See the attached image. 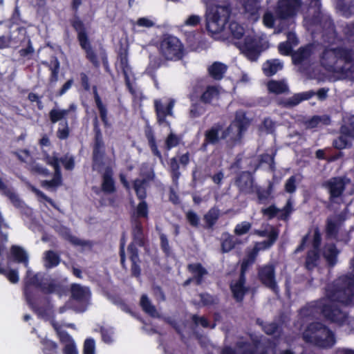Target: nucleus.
I'll use <instances>...</instances> for the list:
<instances>
[{
	"mask_svg": "<svg viewBox=\"0 0 354 354\" xmlns=\"http://www.w3.org/2000/svg\"><path fill=\"white\" fill-rule=\"evenodd\" d=\"M350 273L336 279L326 288V297L332 302L326 304L323 300H317L308 304L300 309V314L304 317H316L322 315L327 320L338 324H343L347 319V314L337 305H350L354 297V256L349 261Z\"/></svg>",
	"mask_w": 354,
	"mask_h": 354,
	"instance_id": "obj_1",
	"label": "nucleus"
},
{
	"mask_svg": "<svg viewBox=\"0 0 354 354\" xmlns=\"http://www.w3.org/2000/svg\"><path fill=\"white\" fill-rule=\"evenodd\" d=\"M319 63L328 72L348 76L354 71V49L345 46L326 47L319 55Z\"/></svg>",
	"mask_w": 354,
	"mask_h": 354,
	"instance_id": "obj_2",
	"label": "nucleus"
},
{
	"mask_svg": "<svg viewBox=\"0 0 354 354\" xmlns=\"http://www.w3.org/2000/svg\"><path fill=\"white\" fill-rule=\"evenodd\" d=\"M33 288L39 289L46 295L58 293L62 290V286L53 279L45 278L41 272L32 274L30 270H27L24 281V294L28 305L36 312H40L36 301L37 297Z\"/></svg>",
	"mask_w": 354,
	"mask_h": 354,
	"instance_id": "obj_3",
	"label": "nucleus"
},
{
	"mask_svg": "<svg viewBox=\"0 0 354 354\" xmlns=\"http://www.w3.org/2000/svg\"><path fill=\"white\" fill-rule=\"evenodd\" d=\"M81 4L82 0H72L71 8L75 15L73 18L70 19L69 22L76 33L77 40L80 48L85 53L86 59L95 68L98 69L100 67V62L97 53L92 46L89 30L77 15Z\"/></svg>",
	"mask_w": 354,
	"mask_h": 354,
	"instance_id": "obj_4",
	"label": "nucleus"
},
{
	"mask_svg": "<svg viewBox=\"0 0 354 354\" xmlns=\"http://www.w3.org/2000/svg\"><path fill=\"white\" fill-rule=\"evenodd\" d=\"M303 339L322 348H330L336 343L334 333L321 322L310 323L303 333Z\"/></svg>",
	"mask_w": 354,
	"mask_h": 354,
	"instance_id": "obj_5",
	"label": "nucleus"
},
{
	"mask_svg": "<svg viewBox=\"0 0 354 354\" xmlns=\"http://www.w3.org/2000/svg\"><path fill=\"white\" fill-rule=\"evenodd\" d=\"M77 104L73 102L68 105L67 109L54 108L49 111L48 117L52 124L60 122L56 133L57 137L59 140H64L68 138L71 131L67 118L75 120L77 119Z\"/></svg>",
	"mask_w": 354,
	"mask_h": 354,
	"instance_id": "obj_6",
	"label": "nucleus"
},
{
	"mask_svg": "<svg viewBox=\"0 0 354 354\" xmlns=\"http://www.w3.org/2000/svg\"><path fill=\"white\" fill-rule=\"evenodd\" d=\"M159 53L167 61H178L184 56V46L176 37L166 34L160 41Z\"/></svg>",
	"mask_w": 354,
	"mask_h": 354,
	"instance_id": "obj_7",
	"label": "nucleus"
},
{
	"mask_svg": "<svg viewBox=\"0 0 354 354\" xmlns=\"http://www.w3.org/2000/svg\"><path fill=\"white\" fill-rule=\"evenodd\" d=\"M93 131L94 133L92 162L93 168L102 167L104 165V158L105 156V144L103 140L102 132L100 129L99 120L97 116L93 120Z\"/></svg>",
	"mask_w": 354,
	"mask_h": 354,
	"instance_id": "obj_8",
	"label": "nucleus"
},
{
	"mask_svg": "<svg viewBox=\"0 0 354 354\" xmlns=\"http://www.w3.org/2000/svg\"><path fill=\"white\" fill-rule=\"evenodd\" d=\"M257 278L261 283L271 290L276 295H279V288L276 280V268L272 263L264 264L257 268Z\"/></svg>",
	"mask_w": 354,
	"mask_h": 354,
	"instance_id": "obj_9",
	"label": "nucleus"
},
{
	"mask_svg": "<svg viewBox=\"0 0 354 354\" xmlns=\"http://www.w3.org/2000/svg\"><path fill=\"white\" fill-rule=\"evenodd\" d=\"M231 12L232 10L229 5L218 6L207 21V29L214 32L223 30L229 22Z\"/></svg>",
	"mask_w": 354,
	"mask_h": 354,
	"instance_id": "obj_10",
	"label": "nucleus"
},
{
	"mask_svg": "<svg viewBox=\"0 0 354 354\" xmlns=\"http://www.w3.org/2000/svg\"><path fill=\"white\" fill-rule=\"evenodd\" d=\"M190 162V153L187 151L184 153L177 151L175 156L171 158L168 161V171L174 183H178L181 176L180 171V166L185 169Z\"/></svg>",
	"mask_w": 354,
	"mask_h": 354,
	"instance_id": "obj_11",
	"label": "nucleus"
},
{
	"mask_svg": "<svg viewBox=\"0 0 354 354\" xmlns=\"http://www.w3.org/2000/svg\"><path fill=\"white\" fill-rule=\"evenodd\" d=\"M302 5L301 0H278L275 14L279 19L295 17Z\"/></svg>",
	"mask_w": 354,
	"mask_h": 354,
	"instance_id": "obj_12",
	"label": "nucleus"
},
{
	"mask_svg": "<svg viewBox=\"0 0 354 354\" xmlns=\"http://www.w3.org/2000/svg\"><path fill=\"white\" fill-rule=\"evenodd\" d=\"M234 185L240 194L245 195L254 194V188L257 186L254 184V178L249 171L239 172L234 178Z\"/></svg>",
	"mask_w": 354,
	"mask_h": 354,
	"instance_id": "obj_13",
	"label": "nucleus"
},
{
	"mask_svg": "<svg viewBox=\"0 0 354 354\" xmlns=\"http://www.w3.org/2000/svg\"><path fill=\"white\" fill-rule=\"evenodd\" d=\"M175 104V101L173 99H169L167 104L165 106L160 100H154V109L156 115L157 123L159 125L165 124L167 127L170 126V122L167 120V116L173 115V109Z\"/></svg>",
	"mask_w": 354,
	"mask_h": 354,
	"instance_id": "obj_14",
	"label": "nucleus"
},
{
	"mask_svg": "<svg viewBox=\"0 0 354 354\" xmlns=\"http://www.w3.org/2000/svg\"><path fill=\"white\" fill-rule=\"evenodd\" d=\"M322 186L328 191L329 201L335 202V198L343 195L346 189V182L344 178L333 177L324 182Z\"/></svg>",
	"mask_w": 354,
	"mask_h": 354,
	"instance_id": "obj_15",
	"label": "nucleus"
},
{
	"mask_svg": "<svg viewBox=\"0 0 354 354\" xmlns=\"http://www.w3.org/2000/svg\"><path fill=\"white\" fill-rule=\"evenodd\" d=\"M250 120L245 114L241 115H236L234 120L230 125L221 132V138L226 139L233 129H236L237 131V137L241 138L243 134L247 131L250 126Z\"/></svg>",
	"mask_w": 354,
	"mask_h": 354,
	"instance_id": "obj_16",
	"label": "nucleus"
},
{
	"mask_svg": "<svg viewBox=\"0 0 354 354\" xmlns=\"http://www.w3.org/2000/svg\"><path fill=\"white\" fill-rule=\"evenodd\" d=\"M237 47L251 61L257 59L259 55V49L257 40L251 36H246L243 43H235Z\"/></svg>",
	"mask_w": 354,
	"mask_h": 354,
	"instance_id": "obj_17",
	"label": "nucleus"
},
{
	"mask_svg": "<svg viewBox=\"0 0 354 354\" xmlns=\"http://www.w3.org/2000/svg\"><path fill=\"white\" fill-rule=\"evenodd\" d=\"M153 171L148 172L143 178H136L133 180V188L138 200L146 199L149 182L154 180Z\"/></svg>",
	"mask_w": 354,
	"mask_h": 354,
	"instance_id": "obj_18",
	"label": "nucleus"
},
{
	"mask_svg": "<svg viewBox=\"0 0 354 354\" xmlns=\"http://www.w3.org/2000/svg\"><path fill=\"white\" fill-rule=\"evenodd\" d=\"M188 98L191 102L189 110V117L190 118H198L206 112L207 104L202 102L198 98V94L197 93L196 90H194L191 92L188 95Z\"/></svg>",
	"mask_w": 354,
	"mask_h": 354,
	"instance_id": "obj_19",
	"label": "nucleus"
},
{
	"mask_svg": "<svg viewBox=\"0 0 354 354\" xmlns=\"http://www.w3.org/2000/svg\"><path fill=\"white\" fill-rule=\"evenodd\" d=\"M344 218L342 214H338L335 219L328 218L326 221L325 234L327 239H335L338 236L340 228Z\"/></svg>",
	"mask_w": 354,
	"mask_h": 354,
	"instance_id": "obj_20",
	"label": "nucleus"
},
{
	"mask_svg": "<svg viewBox=\"0 0 354 354\" xmlns=\"http://www.w3.org/2000/svg\"><path fill=\"white\" fill-rule=\"evenodd\" d=\"M261 345V339L257 337L251 335V342L244 340L243 337L240 338L236 344V349L240 354H256Z\"/></svg>",
	"mask_w": 354,
	"mask_h": 354,
	"instance_id": "obj_21",
	"label": "nucleus"
},
{
	"mask_svg": "<svg viewBox=\"0 0 354 354\" xmlns=\"http://www.w3.org/2000/svg\"><path fill=\"white\" fill-rule=\"evenodd\" d=\"M0 193L6 196L12 204V205L17 208L21 209L24 206V202L20 198L19 195L16 193L14 188L7 185L0 176Z\"/></svg>",
	"mask_w": 354,
	"mask_h": 354,
	"instance_id": "obj_22",
	"label": "nucleus"
},
{
	"mask_svg": "<svg viewBox=\"0 0 354 354\" xmlns=\"http://www.w3.org/2000/svg\"><path fill=\"white\" fill-rule=\"evenodd\" d=\"M120 66L121 68L122 74L124 78L125 85L129 92L134 97H137V91L133 87L129 75V72L131 71V67L129 65L128 55L127 53H121L120 55Z\"/></svg>",
	"mask_w": 354,
	"mask_h": 354,
	"instance_id": "obj_23",
	"label": "nucleus"
},
{
	"mask_svg": "<svg viewBox=\"0 0 354 354\" xmlns=\"http://www.w3.org/2000/svg\"><path fill=\"white\" fill-rule=\"evenodd\" d=\"M127 252L129 260L131 262V274L136 278H140L141 275V268L140 266V259L138 254V248H134L133 245H128Z\"/></svg>",
	"mask_w": 354,
	"mask_h": 354,
	"instance_id": "obj_24",
	"label": "nucleus"
},
{
	"mask_svg": "<svg viewBox=\"0 0 354 354\" xmlns=\"http://www.w3.org/2000/svg\"><path fill=\"white\" fill-rule=\"evenodd\" d=\"M315 93L313 91H307L301 93L295 94L292 97L288 99H281L278 102V105L284 108H291L304 100H308L310 99Z\"/></svg>",
	"mask_w": 354,
	"mask_h": 354,
	"instance_id": "obj_25",
	"label": "nucleus"
},
{
	"mask_svg": "<svg viewBox=\"0 0 354 354\" xmlns=\"http://www.w3.org/2000/svg\"><path fill=\"white\" fill-rule=\"evenodd\" d=\"M92 91L95 106L99 111L100 119L104 127H109L110 123L108 118V109L106 105L103 103L98 93L97 86L94 85L92 88Z\"/></svg>",
	"mask_w": 354,
	"mask_h": 354,
	"instance_id": "obj_26",
	"label": "nucleus"
},
{
	"mask_svg": "<svg viewBox=\"0 0 354 354\" xmlns=\"http://www.w3.org/2000/svg\"><path fill=\"white\" fill-rule=\"evenodd\" d=\"M113 175V170L110 167H107L102 175L101 189L104 194H111L116 192Z\"/></svg>",
	"mask_w": 354,
	"mask_h": 354,
	"instance_id": "obj_27",
	"label": "nucleus"
},
{
	"mask_svg": "<svg viewBox=\"0 0 354 354\" xmlns=\"http://www.w3.org/2000/svg\"><path fill=\"white\" fill-rule=\"evenodd\" d=\"M71 297L78 302H87L91 297V291L88 287L82 286L79 283L71 286Z\"/></svg>",
	"mask_w": 354,
	"mask_h": 354,
	"instance_id": "obj_28",
	"label": "nucleus"
},
{
	"mask_svg": "<svg viewBox=\"0 0 354 354\" xmlns=\"http://www.w3.org/2000/svg\"><path fill=\"white\" fill-rule=\"evenodd\" d=\"M220 97L219 88L215 85H208L203 91L198 98L207 105H212L214 100H218Z\"/></svg>",
	"mask_w": 354,
	"mask_h": 354,
	"instance_id": "obj_29",
	"label": "nucleus"
},
{
	"mask_svg": "<svg viewBox=\"0 0 354 354\" xmlns=\"http://www.w3.org/2000/svg\"><path fill=\"white\" fill-rule=\"evenodd\" d=\"M187 270L192 274L196 286H201L204 281V277L208 274L207 269L201 263L188 264Z\"/></svg>",
	"mask_w": 354,
	"mask_h": 354,
	"instance_id": "obj_30",
	"label": "nucleus"
},
{
	"mask_svg": "<svg viewBox=\"0 0 354 354\" xmlns=\"http://www.w3.org/2000/svg\"><path fill=\"white\" fill-rule=\"evenodd\" d=\"M145 241L142 224L140 221H136L132 227V241L129 245H133L134 248L144 247Z\"/></svg>",
	"mask_w": 354,
	"mask_h": 354,
	"instance_id": "obj_31",
	"label": "nucleus"
},
{
	"mask_svg": "<svg viewBox=\"0 0 354 354\" xmlns=\"http://www.w3.org/2000/svg\"><path fill=\"white\" fill-rule=\"evenodd\" d=\"M228 69L227 66L221 62H214L207 67V73L214 80H221Z\"/></svg>",
	"mask_w": 354,
	"mask_h": 354,
	"instance_id": "obj_32",
	"label": "nucleus"
},
{
	"mask_svg": "<svg viewBox=\"0 0 354 354\" xmlns=\"http://www.w3.org/2000/svg\"><path fill=\"white\" fill-rule=\"evenodd\" d=\"M339 253L340 251L335 243L329 244L326 247L323 257L328 268H333L337 263Z\"/></svg>",
	"mask_w": 354,
	"mask_h": 354,
	"instance_id": "obj_33",
	"label": "nucleus"
},
{
	"mask_svg": "<svg viewBox=\"0 0 354 354\" xmlns=\"http://www.w3.org/2000/svg\"><path fill=\"white\" fill-rule=\"evenodd\" d=\"M225 31L227 35V39L232 41L239 40L242 39L245 35V28L243 26L235 21H230Z\"/></svg>",
	"mask_w": 354,
	"mask_h": 354,
	"instance_id": "obj_34",
	"label": "nucleus"
},
{
	"mask_svg": "<svg viewBox=\"0 0 354 354\" xmlns=\"http://www.w3.org/2000/svg\"><path fill=\"white\" fill-rule=\"evenodd\" d=\"M312 54V45L308 44L305 46H301L292 54V62L295 65L301 64L304 62L308 59L311 57Z\"/></svg>",
	"mask_w": 354,
	"mask_h": 354,
	"instance_id": "obj_35",
	"label": "nucleus"
},
{
	"mask_svg": "<svg viewBox=\"0 0 354 354\" xmlns=\"http://www.w3.org/2000/svg\"><path fill=\"white\" fill-rule=\"evenodd\" d=\"M145 135L148 141V145L153 156L157 157L159 160L162 161V155L160 151L158 149L156 136L151 127L148 126L145 129Z\"/></svg>",
	"mask_w": 354,
	"mask_h": 354,
	"instance_id": "obj_36",
	"label": "nucleus"
},
{
	"mask_svg": "<svg viewBox=\"0 0 354 354\" xmlns=\"http://www.w3.org/2000/svg\"><path fill=\"white\" fill-rule=\"evenodd\" d=\"M41 64L50 71V75L49 77V82L50 83H55L58 81L59 73L60 69V63L58 59L53 56L50 62L42 61Z\"/></svg>",
	"mask_w": 354,
	"mask_h": 354,
	"instance_id": "obj_37",
	"label": "nucleus"
},
{
	"mask_svg": "<svg viewBox=\"0 0 354 354\" xmlns=\"http://www.w3.org/2000/svg\"><path fill=\"white\" fill-rule=\"evenodd\" d=\"M319 259L320 251L313 249L308 250L305 257V269L309 272L314 270L318 266Z\"/></svg>",
	"mask_w": 354,
	"mask_h": 354,
	"instance_id": "obj_38",
	"label": "nucleus"
},
{
	"mask_svg": "<svg viewBox=\"0 0 354 354\" xmlns=\"http://www.w3.org/2000/svg\"><path fill=\"white\" fill-rule=\"evenodd\" d=\"M331 122L330 117L328 115H313L304 121L307 129H314L322 126L329 125Z\"/></svg>",
	"mask_w": 354,
	"mask_h": 354,
	"instance_id": "obj_39",
	"label": "nucleus"
},
{
	"mask_svg": "<svg viewBox=\"0 0 354 354\" xmlns=\"http://www.w3.org/2000/svg\"><path fill=\"white\" fill-rule=\"evenodd\" d=\"M220 218V210L216 207L210 208L203 216L205 225L203 227L206 230H213L214 225Z\"/></svg>",
	"mask_w": 354,
	"mask_h": 354,
	"instance_id": "obj_40",
	"label": "nucleus"
},
{
	"mask_svg": "<svg viewBox=\"0 0 354 354\" xmlns=\"http://www.w3.org/2000/svg\"><path fill=\"white\" fill-rule=\"evenodd\" d=\"M239 243L236 238L228 232H223L221 236V250L222 253H227Z\"/></svg>",
	"mask_w": 354,
	"mask_h": 354,
	"instance_id": "obj_41",
	"label": "nucleus"
},
{
	"mask_svg": "<svg viewBox=\"0 0 354 354\" xmlns=\"http://www.w3.org/2000/svg\"><path fill=\"white\" fill-rule=\"evenodd\" d=\"M222 125L220 124H216L212 126L210 129H207L205 132V138L206 139V143H210L212 145H216L221 138V136H219L220 132L222 131Z\"/></svg>",
	"mask_w": 354,
	"mask_h": 354,
	"instance_id": "obj_42",
	"label": "nucleus"
},
{
	"mask_svg": "<svg viewBox=\"0 0 354 354\" xmlns=\"http://www.w3.org/2000/svg\"><path fill=\"white\" fill-rule=\"evenodd\" d=\"M260 325L262 327L263 331L268 335H274V338L276 339H279L281 338L283 329L281 326L279 324L272 322H261Z\"/></svg>",
	"mask_w": 354,
	"mask_h": 354,
	"instance_id": "obj_43",
	"label": "nucleus"
},
{
	"mask_svg": "<svg viewBox=\"0 0 354 354\" xmlns=\"http://www.w3.org/2000/svg\"><path fill=\"white\" fill-rule=\"evenodd\" d=\"M12 44L21 45L24 42L28 41L26 28L24 26H17L15 30H13L10 33Z\"/></svg>",
	"mask_w": 354,
	"mask_h": 354,
	"instance_id": "obj_44",
	"label": "nucleus"
},
{
	"mask_svg": "<svg viewBox=\"0 0 354 354\" xmlns=\"http://www.w3.org/2000/svg\"><path fill=\"white\" fill-rule=\"evenodd\" d=\"M270 93L279 95L289 92V88L283 80H270L267 84Z\"/></svg>",
	"mask_w": 354,
	"mask_h": 354,
	"instance_id": "obj_45",
	"label": "nucleus"
},
{
	"mask_svg": "<svg viewBox=\"0 0 354 354\" xmlns=\"http://www.w3.org/2000/svg\"><path fill=\"white\" fill-rule=\"evenodd\" d=\"M283 68L282 63L277 59L266 61L263 65V71L267 77H271Z\"/></svg>",
	"mask_w": 354,
	"mask_h": 354,
	"instance_id": "obj_46",
	"label": "nucleus"
},
{
	"mask_svg": "<svg viewBox=\"0 0 354 354\" xmlns=\"http://www.w3.org/2000/svg\"><path fill=\"white\" fill-rule=\"evenodd\" d=\"M10 254L14 261L17 263H22L25 266L28 265V257L26 252L19 245H12L10 248Z\"/></svg>",
	"mask_w": 354,
	"mask_h": 354,
	"instance_id": "obj_47",
	"label": "nucleus"
},
{
	"mask_svg": "<svg viewBox=\"0 0 354 354\" xmlns=\"http://www.w3.org/2000/svg\"><path fill=\"white\" fill-rule=\"evenodd\" d=\"M62 237L68 241L71 244L74 246H86L88 245V241L82 240L78 237L72 234L71 230L68 227H64L61 232Z\"/></svg>",
	"mask_w": 354,
	"mask_h": 354,
	"instance_id": "obj_48",
	"label": "nucleus"
},
{
	"mask_svg": "<svg viewBox=\"0 0 354 354\" xmlns=\"http://www.w3.org/2000/svg\"><path fill=\"white\" fill-rule=\"evenodd\" d=\"M230 288L235 301L241 303L244 299L245 295L248 292V288L245 286L236 283H231Z\"/></svg>",
	"mask_w": 354,
	"mask_h": 354,
	"instance_id": "obj_49",
	"label": "nucleus"
},
{
	"mask_svg": "<svg viewBox=\"0 0 354 354\" xmlns=\"http://www.w3.org/2000/svg\"><path fill=\"white\" fill-rule=\"evenodd\" d=\"M259 250V248L254 247L247 253L246 256L242 260L240 270L248 271L249 268L255 262Z\"/></svg>",
	"mask_w": 354,
	"mask_h": 354,
	"instance_id": "obj_50",
	"label": "nucleus"
},
{
	"mask_svg": "<svg viewBox=\"0 0 354 354\" xmlns=\"http://www.w3.org/2000/svg\"><path fill=\"white\" fill-rule=\"evenodd\" d=\"M46 266L52 268L57 266L61 259L59 255L53 250H47L45 252Z\"/></svg>",
	"mask_w": 354,
	"mask_h": 354,
	"instance_id": "obj_51",
	"label": "nucleus"
},
{
	"mask_svg": "<svg viewBox=\"0 0 354 354\" xmlns=\"http://www.w3.org/2000/svg\"><path fill=\"white\" fill-rule=\"evenodd\" d=\"M140 306L144 312L147 313L151 317H154L156 314V308L151 304L149 297L147 295H142L140 298Z\"/></svg>",
	"mask_w": 354,
	"mask_h": 354,
	"instance_id": "obj_52",
	"label": "nucleus"
},
{
	"mask_svg": "<svg viewBox=\"0 0 354 354\" xmlns=\"http://www.w3.org/2000/svg\"><path fill=\"white\" fill-rule=\"evenodd\" d=\"M244 12L254 15L259 10V0H241Z\"/></svg>",
	"mask_w": 354,
	"mask_h": 354,
	"instance_id": "obj_53",
	"label": "nucleus"
},
{
	"mask_svg": "<svg viewBox=\"0 0 354 354\" xmlns=\"http://www.w3.org/2000/svg\"><path fill=\"white\" fill-rule=\"evenodd\" d=\"M294 211L293 204L291 198L287 200L286 205L280 209V214L278 216V219L286 221L289 220L290 216Z\"/></svg>",
	"mask_w": 354,
	"mask_h": 354,
	"instance_id": "obj_54",
	"label": "nucleus"
},
{
	"mask_svg": "<svg viewBox=\"0 0 354 354\" xmlns=\"http://www.w3.org/2000/svg\"><path fill=\"white\" fill-rule=\"evenodd\" d=\"M348 136L341 131V135L333 142V147L339 150L350 147L351 145L348 138Z\"/></svg>",
	"mask_w": 354,
	"mask_h": 354,
	"instance_id": "obj_55",
	"label": "nucleus"
},
{
	"mask_svg": "<svg viewBox=\"0 0 354 354\" xmlns=\"http://www.w3.org/2000/svg\"><path fill=\"white\" fill-rule=\"evenodd\" d=\"M267 237V240L261 243L263 248H269L274 245L279 237V230L274 227H272L268 233Z\"/></svg>",
	"mask_w": 354,
	"mask_h": 354,
	"instance_id": "obj_56",
	"label": "nucleus"
},
{
	"mask_svg": "<svg viewBox=\"0 0 354 354\" xmlns=\"http://www.w3.org/2000/svg\"><path fill=\"white\" fill-rule=\"evenodd\" d=\"M181 138L178 135L171 132L167 136L165 141V149L167 151L177 147L180 142Z\"/></svg>",
	"mask_w": 354,
	"mask_h": 354,
	"instance_id": "obj_57",
	"label": "nucleus"
},
{
	"mask_svg": "<svg viewBox=\"0 0 354 354\" xmlns=\"http://www.w3.org/2000/svg\"><path fill=\"white\" fill-rule=\"evenodd\" d=\"M200 301L203 306H211L218 303L217 296L212 295L207 292L199 294Z\"/></svg>",
	"mask_w": 354,
	"mask_h": 354,
	"instance_id": "obj_58",
	"label": "nucleus"
},
{
	"mask_svg": "<svg viewBox=\"0 0 354 354\" xmlns=\"http://www.w3.org/2000/svg\"><path fill=\"white\" fill-rule=\"evenodd\" d=\"M272 192V185H270L267 189H263L261 187L257 185L254 188L259 203H264L270 197Z\"/></svg>",
	"mask_w": 354,
	"mask_h": 354,
	"instance_id": "obj_59",
	"label": "nucleus"
},
{
	"mask_svg": "<svg viewBox=\"0 0 354 354\" xmlns=\"http://www.w3.org/2000/svg\"><path fill=\"white\" fill-rule=\"evenodd\" d=\"M41 344L43 345V352L44 354H57V344L50 339H44Z\"/></svg>",
	"mask_w": 354,
	"mask_h": 354,
	"instance_id": "obj_60",
	"label": "nucleus"
},
{
	"mask_svg": "<svg viewBox=\"0 0 354 354\" xmlns=\"http://www.w3.org/2000/svg\"><path fill=\"white\" fill-rule=\"evenodd\" d=\"M139 201L140 202L136 209V216L138 218H147L149 215V207L146 199Z\"/></svg>",
	"mask_w": 354,
	"mask_h": 354,
	"instance_id": "obj_61",
	"label": "nucleus"
},
{
	"mask_svg": "<svg viewBox=\"0 0 354 354\" xmlns=\"http://www.w3.org/2000/svg\"><path fill=\"white\" fill-rule=\"evenodd\" d=\"M252 227V224L248 221H243L238 223L234 230V232L236 236H242L247 234Z\"/></svg>",
	"mask_w": 354,
	"mask_h": 354,
	"instance_id": "obj_62",
	"label": "nucleus"
},
{
	"mask_svg": "<svg viewBox=\"0 0 354 354\" xmlns=\"http://www.w3.org/2000/svg\"><path fill=\"white\" fill-rule=\"evenodd\" d=\"M44 160L48 165L54 168L57 167L60 163V158L57 157V153L53 152V155L48 154L47 152L44 153Z\"/></svg>",
	"mask_w": 354,
	"mask_h": 354,
	"instance_id": "obj_63",
	"label": "nucleus"
},
{
	"mask_svg": "<svg viewBox=\"0 0 354 354\" xmlns=\"http://www.w3.org/2000/svg\"><path fill=\"white\" fill-rule=\"evenodd\" d=\"M163 59L160 57H150L147 70L150 72H155L163 64Z\"/></svg>",
	"mask_w": 354,
	"mask_h": 354,
	"instance_id": "obj_64",
	"label": "nucleus"
}]
</instances>
